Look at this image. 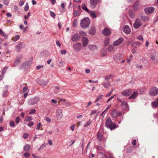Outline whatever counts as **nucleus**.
<instances>
[{"label":"nucleus","instance_id":"f8f14e48","mask_svg":"<svg viewBox=\"0 0 158 158\" xmlns=\"http://www.w3.org/2000/svg\"><path fill=\"white\" fill-rule=\"evenodd\" d=\"M102 32L104 35L106 36H108L110 34L111 31L109 29L105 28L102 31Z\"/></svg>","mask_w":158,"mask_h":158},{"label":"nucleus","instance_id":"0eeeda50","mask_svg":"<svg viewBox=\"0 0 158 158\" xmlns=\"http://www.w3.org/2000/svg\"><path fill=\"white\" fill-rule=\"evenodd\" d=\"M98 0H89V6L92 9L95 8L98 2Z\"/></svg>","mask_w":158,"mask_h":158},{"label":"nucleus","instance_id":"72a5a7b5","mask_svg":"<svg viewBox=\"0 0 158 158\" xmlns=\"http://www.w3.org/2000/svg\"><path fill=\"white\" fill-rule=\"evenodd\" d=\"M152 105L155 107H157L158 106V101H155L152 103Z\"/></svg>","mask_w":158,"mask_h":158},{"label":"nucleus","instance_id":"b1692460","mask_svg":"<svg viewBox=\"0 0 158 158\" xmlns=\"http://www.w3.org/2000/svg\"><path fill=\"white\" fill-rule=\"evenodd\" d=\"M97 138L99 141L100 142L102 141V135L100 133L98 132V133Z\"/></svg>","mask_w":158,"mask_h":158},{"label":"nucleus","instance_id":"412c9836","mask_svg":"<svg viewBox=\"0 0 158 158\" xmlns=\"http://www.w3.org/2000/svg\"><path fill=\"white\" fill-rule=\"evenodd\" d=\"M102 85L105 88H108L111 86L110 82L109 81H107L106 83H102Z\"/></svg>","mask_w":158,"mask_h":158},{"label":"nucleus","instance_id":"aec40b11","mask_svg":"<svg viewBox=\"0 0 158 158\" xmlns=\"http://www.w3.org/2000/svg\"><path fill=\"white\" fill-rule=\"evenodd\" d=\"M89 49L91 51H95L97 49V47L94 45H90L88 46Z\"/></svg>","mask_w":158,"mask_h":158},{"label":"nucleus","instance_id":"a878e982","mask_svg":"<svg viewBox=\"0 0 158 158\" xmlns=\"http://www.w3.org/2000/svg\"><path fill=\"white\" fill-rule=\"evenodd\" d=\"M19 38L20 36L19 35H17L14 37L12 38V40H13L14 42H15L19 40Z\"/></svg>","mask_w":158,"mask_h":158},{"label":"nucleus","instance_id":"20e7f679","mask_svg":"<svg viewBox=\"0 0 158 158\" xmlns=\"http://www.w3.org/2000/svg\"><path fill=\"white\" fill-rule=\"evenodd\" d=\"M149 94L152 96H154L158 94V89L154 86L151 88L149 91Z\"/></svg>","mask_w":158,"mask_h":158},{"label":"nucleus","instance_id":"bf43d9fd","mask_svg":"<svg viewBox=\"0 0 158 158\" xmlns=\"http://www.w3.org/2000/svg\"><path fill=\"white\" fill-rule=\"evenodd\" d=\"M150 58L152 60H155V56L153 55H151L150 56Z\"/></svg>","mask_w":158,"mask_h":158},{"label":"nucleus","instance_id":"473e14b6","mask_svg":"<svg viewBox=\"0 0 158 158\" xmlns=\"http://www.w3.org/2000/svg\"><path fill=\"white\" fill-rule=\"evenodd\" d=\"M95 31L94 29L91 28L89 31V33L90 35H94L95 34Z\"/></svg>","mask_w":158,"mask_h":158},{"label":"nucleus","instance_id":"9d476101","mask_svg":"<svg viewBox=\"0 0 158 158\" xmlns=\"http://www.w3.org/2000/svg\"><path fill=\"white\" fill-rule=\"evenodd\" d=\"M25 46V45L24 43L21 42L16 45L15 46L16 50L18 52H19L21 48H24Z\"/></svg>","mask_w":158,"mask_h":158},{"label":"nucleus","instance_id":"9b49d317","mask_svg":"<svg viewBox=\"0 0 158 158\" xmlns=\"http://www.w3.org/2000/svg\"><path fill=\"white\" fill-rule=\"evenodd\" d=\"M123 38L122 37H120L118 40L114 42L113 43V45L115 46H117L123 43Z\"/></svg>","mask_w":158,"mask_h":158},{"label":"nucleus","instance_id":"f257e3e1","mask_svg":"<svg viewBox=\"0 0 158 158\" xmlns=\"http://www.w3.org/2000/svg\"><path fill=\"white\" fill-rule=\"evenodd\" d=\"M105 125L106 127L110 129L111 130L116 128V124L112 121L110 117H108L106 119Z\"/></svg>","mask_w":158,"mask_h":158},{"label":"nucleus","instance_id":"c85d7f7f","mask_svg":"<svg viewBox=\"0 0 158 158\" xmlns=\"http://www.w3.org/2000/svg\"><path fill=\"white\" fill-rule=\"evenodd\" d=\"M113 74H110L109 75L106 76L105 77V78L106 80H109L111 79V78L113 76Z\"/></svg>","mask_w":158,"mask_h":158},{"label":"nucleus","instance_id":"58836bf2","mask_svg":"<svg viewBox=\"0 0 158 158\" xmlns=\"http://www.w3.org/2000/svg\"><path fill=\"white\" fill-rule=\"evenodd\" d=\"M20 59H17L16 61L14 62V64L15 65H17L19 63L21 62Z\"/></svg>","mask_w":158,"mask_h":158},{"label":"nucleus","instance_id":"338daca9","mask_svg":"<svg viewBox=\"0 0 158 158\" xmlns=\"http://www.w3.org/2000/svg\"><path fill=\"white\" fill-rule=\"evenodd\" d=\"M24 2L23 1H20L19 2V5L20 6H22L24 4Z\"/></svg>","mask_w":158,"mask_h":158},{"label":"nucleus","instance_id":"cd10ccee","mask_svg":"<svg viewBox=\"0 0 158 158\" xmlns=\"http://www.w3.org/2000/svg\"><path fill=\"white\" fill-rule=\"evenodd\" d=\"M90 14L91 16L94 19L96 18V16L95 13L94 11H91L90 12Z\"/></svg>","mask_w":158,"mask_h":158},{"label":"nucleus","instance_id":"5fc2aeb1","mask_svg":"<svg viewBox=\"0 0 158 158\" xmlns=\"http://www.w3.org/2000/svg\"><path fill=\"white\" fill-rule=\"evenodd\" d=\"M23 155L25 157L27 158V157H29V156L30 155V154L26 152Z\"/></svg>","mask_w":158,"mask_h":158},{"label":"nucleus","instance_id":"13d9d810","mask_svg":"<svg viewBox=\"0 0 158 158\" xmlns=\"http://www.w3.org/2000/svg\"><path fill=\"white\" fill-rule=\"evenodd\" d=\"M45 119L48 122H51V119L48 117H46Z\"/></svg>","mask_w":158,"mask_h":158},{"label":"nucleus","instance_id":"bb28decb","mask_svg":"<svg viewBox=\"0 0 158 158\" xmlns=\"http://www.w3.org/2000/svg\"><path fill=\"white\" fill-rule=\"evenodd\" d=\"M143 22H146L148 20L149 18L147 16H142L141 18Z\"/></svg>","mask_w":158,"mask_h":158},{"label":"nucleus","instance_id":"5701e85b","mask_svg":"<svg viewBox=\"0 0 158 158\" xmlns=\"http://www.w3.org/2000/svg\"><path fill=\"white\" fill-rule=\"evenodd\" d=\"M81 7L83 10L86 11L87 12L89 13V10L87 9L85 3H83L82 4Z\"/></svg>","mask_w":158,"mask_h":158},{"label":"nucleus","instance_id":"4c0bfd02","mask_svg":"<svg viewBox=\"0 0 158 158\" xmlns=\"http://www.w3.org/2000/svg\"><path fill=\"white\" fill-rule=\"evenodd\" d=\"M20 120V117L19 116H17L15 118V123L17 124H18L19 123Z\"/></svg>","mask_w":158,"mask_h":158},{"label":"nucleus","instance_id":"7ed1b4c3","mask_svg":"<svg viewBox=\"0 0 158 158\" xmlns=\"http://www.w3.org/2000/svg\"><path fill=\"white\" fill-rule=\"evenodd\" d=\"M120 95H118L117 98V100L119 102H121L123 108L124 110H128V106L127 102L125 101H122L120 98Z\"/></svg>","mask_w":158,"mask_h":158},{"label":"nucleus","instance_id":"4468645a","mask_svg":"<svg viewBox=\"0 0 158 158\" xmlns=\"http://www.w3.org/2000/svg\"><path fill=\"white\" fill-rule=\"evenodd\" d=\"M80 38V36L78 34H75L72 36L71 40L73 42H76L79 41Z\"/></svg>","mask_w":158,"mask_h":158},{"label":"nucleus","instance_id":"dca6fc26","mask_svg":"<svg viewBox=\"0 0 158 158\" xmlns=\"http://www.w3.org/2000/svg\"><path fill=\"white\" fill-rule=\"evenodd\" d=\"M73 47L75 51H79L81 48V44L80 43H77L74 45Z\"/></svg>","mask_w":158,"mask_h":158},{"label":"nucleus","instance_id":"69168bd1","mask_svg":"<svg viewBox=\"0 0 158 158\" xmlns=\"http://www.w3.org/2000/svg\"><path fill=\"white\" fill-rule=\"evenodd\" d=\"M56 44L59 47H60L61 46V44L60 43V42L58 41H57L56 42Z\"/></svg>","mask_w":158,"mask_h":158},{"label":"nucleus","instance_id":"de8ad7c7","mask_svg":"<svg viewBox=\"0 0 158 158\" xmlns=\"http://www.w3.org/2000/svg\"><path fill=\"white\" fill-rule=\"evenodd\" d=\"M58 66L60 68L64 67L63 62L62 61H60L59 62Z\"/></svg>","mask_w":158,"mask_h":158},{"label":"nucleus","instance_id":"2eb2a0df","mask_svg":"<svg viewBox=\"0 0 158 158\" xmlns=\"http://www.w3.org/2000/svg\"><path fill=\"white\" fill-rule=\"evenodd\" d=\"M123 31L126 34H128L131 32V29L129 26L127 25H125L123 27Z\"/></svg>","mask_w":158,"mask_h":158},{"label":"nucleus","instance_id":"774afa93","mask_svg":"<svg viewBox=\"0 0 158 158\" xmlns=\"http://www.w3.org/2000/svg\"><path fill=\"white\" fill-rule=\"evenodd\" d=\"M27 89H28V88L27 87H24L23 89V92H26L27 90Z\"/></svg>","mask_w":158,"mask_h":158},{"label":"nucleus","instance_id":"2f4dec72","mask_svg":"<svg viewBox=\"0 0 158 158\" xmlns=\"http://www.w3.org/2000/svg\"><path fill=\"white\" fill-rule=\"evenodd\" d=\"M30 146L29 144L26 145L24 147V150L26 151H28L30 150Z\"/></svg>","mask_w":158,"mask_h":158},{"label":"nucleus","instance_id":"c9c22d12","mask_svg":"<svg viewBox=\"0 0 158 158\" xmlns=\"http://www.w3.org/2000/svg\"><path fill=\"white\" fill-rule=\"evenodd\" d=\"M138 2H136L133 5V8L134 10H136L138 7Z\"/></svg>","mask_w":158,"mask_h":158},{"label":"nucleus","instance_id":"ea45409f","mask_svg":"<svg viewBox=\"0 0 158 158\" xmlns=\"http://www.w3.org/2000/svg\"><path fill=\"white\" fill-rule=\"evenodd\" d=\"M114 47L112 45H110L108 48V50L109 51H112L114 50Z\"/></svg>","mask_w":158,"mask_h":158},{"label":"nucleus","instance_id":"f3484780","mask_svg":"<svg viewBox=\"0 0 158 158\" xmlns=\"http://www.w3.org/2000/svg\"><path fill=\"white\" fill-rule=\"evenodd\" d=\"M56 116L58 118H61L63 116L61 110L60 109H58L56 111Z\"/></svg>","mask_w":158,"mask_h":158},{"label":"nucleus","instance_id":"09e8293b","mask_svg":"<svg viewBox=\"0 0 158 158\" xmlns=\"http://www.w3.org/2000/svg\"><path fill=\"white\" fill-rule=\"evenodd\" d=\"M32 117L31 116H29L28 117L25 119V121H29L31 120H32Z\"/></svg>","mask_w":158,"mask_h":158},{"label":"nucleus","instance_id":"39448f33","mask_svg":"<svg viewBox=\"0 0 158 158\" xmlns=\"http://www.w3.org/2000/svg\"><path fill=\"white\" fill-rule=\"evenodd\" d=\"M141 20L139 18H137L133 24V27L135 28H139L142 25Z\"/></svg>","mask_w":158,"mask_h":158},{"label":"nucleus","instance_id":"052dcab7","mask_svg":"<svg viewBox=\"0 0 158 158\" xmlns=\"http://www.w3.org/2000/svg\"><path fill=\"white\" fill-rule=\"evenodd\" d=\"M75 127V125L73 124L70 127V128L71 130H72V131H73Z\"/></svg>","mask_w":158,"mask_h":158},{"label":"nucleus","instance_id":"4be33fe9","mask_svg":"<svg viewBox=\"0 0 158 158\" xmlns=\"http://www.w3.org/2000/svg\"><path fill=\"white\" fill-rule=\"evenodd\" d=\"M118 111L117 110H114L111 112V116L114 118H116L117 116Z\"/></svg>","mask_w":158,"mask_h":158},{"label":"nucleus","instance_id":"c756f323","mask_svg":"<svg viewBox=\"0 0 158 158\" xmlns=\"http://www.w3.org/2000/svg\"><path fill=\"white\" fill-rule=\"evenodd\" d=\"M110 40L109 38H106L104 40V45L105 46L108 45L109 43Z\"/></svg>","mask_w":158,"mask_h":158},{"label":"nucleus","instance_id":"79ce46f5","mask_svg":"<svg viewBox=\"0 0 158 158\" xmlns=\"http://www.w3.org/2000/svg\"><path fill=\"white\" fill-rule=\"evenodd\" d=\"M79 34L81 36H82V37L84 36H85L86 34V33L85 32L82 31H80Z\"/></svg>","mask_w":158,"mask_h":158},{"label":"nucleus","instance_id":"7c9ffc66","mask_svg":"<svg viewBox=\"0 0 158 158\" xmlns=\"http://www.w3.org/2000/svg\"><path fill=\"white\" fill-rule=\"evenodd\" d=\"M79 15V13L77 10H75L74 12L73 16L74 17H76L77 16Z\"/></svg>","mask_w":158,"mask_h":158},{"label":"nucleus","instance_id":"a211bd4d","mask_svg":"<svg viewBox=\"0 0 158 158\" xmlns=\"http://www.w3.org/2000/svg\"><path fill=\"white\" fill-rule=\"evenodd\" d=\"M88 39L86 37H83L82 38V43H83V46L84 47H85L87 46V45L88 44Z\"/></svg>","mask_w":158,"mask_h":158},{"label":"nucleus","instance_id":"6e6d98bb","mask_svg":"<svg viewBox=\"0 0 158 158\" xmlns=\"http://www.w3.org/2000/svg\"><path fill=\"white\" fill-rule=\"evenodd\" d=\"M3 3L5 5H8L9 3V1L8 0H4L3 1Z\"/></svg>","mask_w":158,"mask_h":158},{"label":"nucleus","instance_id":"a19ab883","mask_svg":"<svg viewBox=\"0 0 158 158\" xmlns=\"http://www.w3.org/2000/svg\"><path fill=\"white\" fill-rule=\"evenodd\" d=\"M31 16V13L30 12H28L27 15H25L24 16V18L25 19H27Z\"/></svg>","mask_w":158,"mask_h":158},{"label":"nucleus","instance_id":"393cba45","mask_svg":"<svg viewBox=\"0 0 158 158\" xmlns=\"http://www.w3.org/2000/svg\"><path fill=\"white\" fill-rule=\"evenodd\" d=\"M0 34L2 36L4 37L5 38L7 39V35H6L5 33L1 29H0Z\"/></svg>","mask_w":158,"mask_h":158},{"label":"nucleus","instance_id":"3c124183","mask_svg":"<svg viewBox=\"0 0 158 158\" xmlns=\"http://www.w3.org/2000/svg\"><path fill=\"white\" fill-rule=\"evenodd\" d=\"M7 69V67H5L2 70V73L4 74L6 72Z\"/></svg>","mask_w":158,"mask_h":158},{"label":"nucleus","instance_id":"a18cd8bd","mask_svg":"<svg viewBox=\"0 0 158 158\" xmlns=\"http://www.w3.org/2000/svg\"><path fill=\"white\" fill-rule=\"evenodd\" d=\"M42 125L40 123V122H39L37 125V127L36 128V130H39L40 128L41 127Z\"/></svg>","mask_w":158,"mask_h":158},{"label":"nucleus","instance_id":"6e6552de","mask_svg":"<svg viewBox=\"0 0 158 158\" xmlns=\"http://www.w3.org/2000/svg\"><path fill=\"white\" fill-rule=\"evenodd\" d=\"M40 100V98L38 97H36L33 98L31 99L29 101V103L30 105H34L37 103Z\"/></svg>","mask_w":158,"mask_h":158},{"label":"nucleus","instance_id":"f704fd0d","mask_svg":"<svg viewBox=\"0 0 158 158\" xmlns=\"http://www.w3.org/2000/svg\"><path fill=\"white\" fill-rule=\"evenodd\" d=\"M103 96V95H100L96 99L95 102L96 103L98 101H99L102 98V97Z\"/></svg>","mask_w":158,"mask_h":158},{"label":"nucleus","instance_id":"8fccbe9b","mask_svg":"<svg viewBox=\"0 0 158 158\" xmlns=\"http://www.w3.org/2000/svg\"><path fill=\"white\" fill-rule=\"evenodd\" d=\"M7 90H6L4 91L3 94H2V96L3 97H5L6 96L7 94Z\"/></svg>","mask_w":158,"mask_h":158},{"label":"nucleus","instance_id":"6ab92c4d","mask_svg":"<svg viewBox=\"0 0 158 158\" xmlns=\"http://www.w3.org/2000/svg\"><path fill=\"white\" fill-rule=\"evenodd\" d=\"M138 94V93L137 91L134 92L129 97V99L135 98Z\"/></svg>","mask_w":158,"mask_h":158},{"label":"nucleus","instance_id":"e433bc0d","mask_svg":"<svg viewBox=\"0 0 158 158\" xmlns=\"http://www.w3.org/2000/svg\"><path fill=\"white\" fill-rule=\"evenodd\" d=\"M29 9V6L28 3H27L24 8V10L25 11H27Z\"/></svg>","mask_w":158,"mask_h":158},{"label":"nucleus","instance_id":"0e129e2a","mask_svg":"<svg viewBox=\"0 0 158 158\" xmlns=\"http://www.w3.org/2000/svg\"><path fill=\"white\" fill-rule=\"evenodd\" d=\"M34 124V123L32 122H30L28 124V126L31 127Z\"/></svg>","mask_w":158,"mask_h":158},{"label":"nucleus","instance_id":"c03bdc74","mask_svg":"<svg viewBox=\"0 0 158 158\" xmlns=\"http://www.w3.org/2000/svg\"><path fill=\"white\" fill-rule=\"evenodd\" d=\"M46 144L44 143L40 147L38 148V150L40 151L41 149H43L44 147L46 146Z\"/></svg>","mask_w":158,"mask_h":158},{"label":"nucleus","instance_id":"e2e57ef3","mask_svg":"<svg viewBox=\"0 0 158 158\" xmlns=\"http://www.w3.org/2000/svg\"><path fill=\"white\" fill-rule=\"evenodd\" d=\"M35 112H36V110L35 109H32L31 110V111L30 112V114H34V113H35Z\"/></svg>","mask_w":158,"mask_h":158},{"label":"nucleus","instance_id":"1a4fd4ad","mask_svg":"<svg viewBox=\"0 0 158 158\" xmlns=\"http://www.w3.org/2000/svg\"><path fill=\"white\" fill-rule=\"evenodd\" d=\"M155 8L153 7H149L146 8L144 10L145 13L149 15L152 14Z\"/></svg>","mask_w":158,"mask_h":158},{"label":"nucleus","instance_id":"4d7b16f0","mask_svg":"<svg viewBox=\"0 0 158 158\" xmlns=\"http://www.w3.org/2000/svg\"><path fill=\"white\" fill-rule=\"evenodd\" d=\"M50 14H51V16L53 18H54L55 16V14L52 11H50Z\"/></svg>","mask_w":158,"mask_h":158},{"label":"nucleus","instance_id":"f03ea898","mask_svg":"<svg viewBox=\"0 0 158 158\" xmlns=\"http://www.w3.org/2000/svg\"><path fill=\"white\" fill-rule=\"evenodd\" d=\"M90 24V20L88 18H85L81 22V26L83 29L88 28Z\"/></svg>","mask_w":158,"mask_h":158},{"label":"nucleus","instance_id":"680f3d73","mask_svg":"<svg viewBox=\"0 0 158 158\" xmlns=\"http://www.w3.org/2000/svg\"><path fill=\"white\" fill-rule=\"evenodd\" d=\"M44 66L43 65H40L37 66L36 67V69H39L42 68Z\"/></svg>","mask_w":158,"mask_h":158},{"label":"nucleus","instance_id":"423d86ee","mask_svg":"<svg viewBox=\"0 0 158 158\" xmlns=\"http://www.w3.org/2000/svg\"><path fill=\"white\" fill-rule=\"evenodd\" d=\"M132 93L131 89H126L123 90L121 93V95L124 96H128L130 95Z\"/></svg>","mask_w":158,"mask_h":158},{"label":"nucleus","instance_id":"49530a36","mask_svg":"<svg viewBox=\"0 0 158 158\" xmlns=\"http://www.w3.org/2000/svg\"><path fill=\"white\" fill-rule=\"evenodd\" d=\"M91 122L90 120L86 122V123L84 125V127H87L90 124Z\"/></svg>","mask_w":158,"mask_h":158},{"label":"nucleus","instance_id":"37998d69","mask_svg":"<svg viewBox=\"0 0 158 158\" xmlns=\"http://www.w3.org/2000/svg\"><path fill=\"white\" fill-rule=\"evenodd\" d=\"M10 127H15V122L13 121H11L10 123Z\"/></svg>","mask_w":158,"mask_h":158},{"label":"nucleus","instance_id":"ddd939ff","mask_svg":"<svg viewBox=\"0 0 158 158\" xmlns=\"http://www.w3.org/2000/svg\"><path fill=\"white\" fill-rule=\"evenodd\" d=\"M122 55L120 54H114L113 56L114 60L117 62H118L121 59Z\"/></svg>","mask_w":158,"mask_h":158},{"label":"nucleus","instance_id":"864d4df0","mask_svg":"<svg viewBox=\"0 0 158 158\" xmlns=\"http://www.w3.org/2000/svg\"><path fill=\"white\" fill-rule=\"evenodd\" d=\"M29 135L27 133H24L23 135V137L24 139H27Z\"/></svg>","mask_w":158,"mask_h":158},{"label":"nucleus","instance_id":"603ef678","mask_svg":"<svg viewBox=\"0 0 158 158\" xmlns=\"http://www.w3.org/2000/svg\"><path fill=\"white\" fill-rule=\"evenodd\" d=\"M137 39L139 40L143 41V37L141 35H139L137 37Z\"/></svg>","mask_w":158,"mask_h":158}]
</instances>
